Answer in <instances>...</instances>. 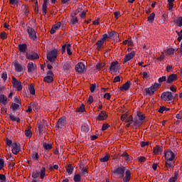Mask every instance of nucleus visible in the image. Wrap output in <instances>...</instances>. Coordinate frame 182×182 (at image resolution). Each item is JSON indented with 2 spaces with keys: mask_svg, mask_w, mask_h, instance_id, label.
<instances>
[{
  "mask_svg": "<svg viewBox=\"0 0 182 182\" xmlns=\"http://www.w3.org/2000/svg\"><path fill=\"white\" fill-rule=\"evenodd\" d=\"M164 157L166 161H173L176 158V155L173 151L168 149L164 154Z\"/></svg>",
  "mask_w": 182,
  "mask_h": 182,
  "instance_id": "6",
  "label": "nucleus"
},
{
  "mask_svg": "<svg viewBox=\"0 0 182 182\" xmlns=\"http://www.w3.org/2000/svg\"><path fill=\"white\" fill-rule=\"evenodd\" d=\"M38 129L39 134L43 135V132L44 131V124L42 122L38 124Z\"/></svg>",
  "mask_w": 182,
  "mask_h": 182,
  "instance_id": "29",
  "label": "nucleus"
},
{
  "mask_svg": "<svg viewBox=\"0 0 182 182\" xmlns=\"http://www.w3.org/2000/svg\"><path fill=\"white\" fill-rule=\"evenodd\" d=\"M122 157L124 158L125 161H130V156L127 152H124L123 154L121 155Z\"/></svg>",
  "mask_w": 182,
  "mask_h": 182,
  "instance_id": "42",
  "label": "nucleus"
},
{
  "mask_svg": "<svg viewBox=\"0 0 182 182\" xmlns=\"http://www.w3.org/2000/svg\"><path fill=\"white\" fill-rule=\"evenodd\" d=\"M155 16V13L152 12L151 15L148 16V22L152 23L154 21Z\"/></svg>",
  "mask_w": 182,
  "mask_h": 182,
  "instance_id": "34",
  "label": "nucleus"
},
{
  "mask_svg": "<svg viewBox=\"0 0 182 182\" xmlns=\"http://www.w3.org/2000/svg\"><path fill=\"white\" fill-rule=\"evenodd\" d=\"M36 68V65H33V62H28V72L31 73Z\"/></svg>",
  "mask_w": 182,
  "mask_h": 182,
  "instance_id": "24",
  "label": "nucleus"
},
{
  "mask_svg": "<svg viewBox=\"0 0 182 182\" xmlns=\"http://www.w3.org/2000/svg\"><path fill=\"white\" fill-rule=\"evenodd\" d=\"M153 151H154V153L156 155H159V154H160V153L162 152V146H156V147H154V148L153 149Z\"/></svg>",
  "mask_w": 182,
  "mask_h": 182,
  "instance_id": "26",
  "label": "nucleus"
},
{
  "mask_svg": "<svg viewBox=\"0 0 182 182\" xmlns=\"http://www.w3.org/2000/svg\"><path fill=\"white\" fill-rule=\"evenodd\" d=\"M74 181L75 182H80L81 181V176L80 174H75L74 176Z\"/></svg>",
  "mask_w": 182,
  "mask_h": 182,
  "instance_id": "48",
  "label": "nucleus"
},
{
  "mask_svg": "<svg viewBox=\"0 0 182 182\" xmlns=\"http://www.w3.org/2000/svg\"><path fill=\"white\" fill-rule=\"evenodd\" d=\"M110 156L109 155H105L103 158H101L100 159V161L102 162V163H105V162H107L109 159Z\"/></svg>",
  "mask_w": 182,
  "mask_h": 182,
  "instance_id": "45",
  "label": "nucleus"
},
{
  "mask_svg": "<svg viewBox=\"0 0 182 182\" xmlns=\"http://www.w3.org/2000/svg\"><path fill=\"white\" fill-rule=\"evenodd\" d=\"M145 92H146V96H153V95L154 94L151 87H149V88H146Z\"/></svg>",
  "mask_w": 182,
  "mask_h": 182,
  "instance_id": "30",
  "label": "nucleus"
},
{
  "mask_svg": "<svg viewBox=\"0 0 182 182\" xmlns=\"http://www.w3.org/2000/svg\"><path fill=\"white\" fill-rule=\"evenodd\" d=\"M79 13H80V10H75L71 13L70 16L77 17L76 16H77Z\"/></svg>",
  "mask_w": 182,
  "mask_h": 182,
  "instance_id": "59",
  "label": "nucleus"
},
{
  "mask_svg": "<svg viewBox=\"0 0 182 182\" xmlns=\"http://www.w3.org/2000/svg\"><path fill=\"white\" fill-rule=\"evenodd\" d=\"M141 124H142V122L138 121V119H136V120L134 122V126L135 127H139L141 126Z\"/></svg>",
  "mask_w": 182,
  "mask_h": 182,
  "instance_id": "49",
  "label": "nucleus"
},
{
  "mask_svg": "<svg viewBox=\"0 0 182 182\" xmlns=\"http://www.w3.org/2000/svg\"><path fill=\"white\" fill-rule=\"evenodd\" d=\"M173 22L181 28L182 26V16H178V18L175 19Z\"/></svg>",
  "mask_w": 182,
  "mask_h": 182,
  "instance_id": "28",
  "label": "nucleus"
},
{
  "mask_svg": "<svg viewBox=\"0 0 182 182\" xmlns=\"http://www.w3.org/2000/svg\"><path fill=\"white\" fill-rule=\"evenodd\" d=\"M20 151V145L17 144L16 142L12 144V153L15 155L18 154Z\"/></svg>",
  "mask_w": 182,
  "mask_h": 182,
  "instance_id": "16",
  "label": "nucleus"
},
{
  "mask_svg": "<svg viewBox=\"0 0 182 182\" xmlns=\"http://www.w3.org/2000/svg\"><path fill=\"white\" fill-rule=\"evenodd\" d=\"M58 56V50L53 49L51 51L48 52L47 59L50 63H54L56 60Z\"/></svg>",
  "mask_w": 182,
  "mask_h": 182,
  "instance_id": "3",
  "label": "nucleus"
},
{
  "mask_svg": "<svg viewBox=\"0 0 182 182\" xmlns=\"http://www.w3.org/2000/svg\"><path fill=\"white\" fill-rule=\"evenodd\" d=\"M9 119L14 122H16L18 123L20 122L21 119L19 117H16L13 114H9Z\"/></svg>",
  "mask_w": 182,
  "mask_h": 182,
  "instance_id": "38",
  "label": "nucleus"
},
{
  "mask_svg": "<svg viewBox=\"0 0 182 182\" xmlns=\"http://www.w3.org/2000/svg\"><path fill=\"white\" fill-rule=\"evenodd\" d=\"M0 181L1 182H6V178L4 174H0Z\"/></svg>",
  "mask_w": 182,
  "mask_h": 182,
  "instance_id": "60",
  "label": "nucleus"
},
{
  "mask_svg": "<svg viewBox=\"0 0 182 182\" xmlns=\"http://www.w3.org/2000/svg\"><path fill=\"white\" fill-rule=\"evenodd\" d=\"M1 78L3 79V80L5 82L8 79V74L6 72L2 73H1Z\"/></svg>",
  "mask_w": 182,
  "mask_h": 182,
  "instance_id": "51",
  "label": "nucleus"
},
{
  "mask_svg": "<svg viewBox=\"0 0 182 182\" xmlns=\"http://www.w3.org/2000/svg\"><path fill=\"white\" fill-rule=\"evenodd\" d=\"M28 90L31 95H34L36 94L33 84H30L28 85Z\"/></svg>",
  "mask_w": 182,
  "mask_h": 182,
  "instance_id": "36",
  "label": "nucleus"
},
{
  "mask_svg": "<svg viewBox=\"0 0 182 182\" xmlns=\"http://www.w3.org/2000/svg\"><path fill=\"white\" fill-rule=\"evenodd\" d=\"M28 46L26 43L18 44V50L21 53H26Z\"/></svg>",
  "mask_w": 182,
  "mask_h": 182,
  "instance_id": "20",
  "label": "nucleus"
},
{
  "mask_svg": "<svg viewBox=\"0 0 182 182\" xmlns=\"http://www.w3.org/2000/svg\"><path fill=\"white\" fill-rule=\"evenodd\" d=\"M71 18L70 20V25H75L78 23V19L77 16H70Z\"/></svg>",
  "mask_w": 182,
  "mask_h": 182,
  "instance_id": "25",
  "label": "nucleus"
},
{
  "mask_svg": "<svg viewBox=\"0 0 182 182\" xmlns=\"http://www.w3.org/2000/svg\"><path fill=\"white\" fill-rule=\"evenodd\" d=\"M137 116H138L139 119L140 121H144V120L145 119L144 114H141V113H140V112H138V113H137Z\"/></svg>",
  "mask_w": 182,
  "mask_h": 182,
  "instance_id": "53",
  "label": "nucleus"
},
{
  "mask_svg": "<svg viewBox=\"0 0 182 182\" xmlns=\"http://www.w3.org/2000/svg\"><path fill=\"white\" fill-rule=\"evenodd\" d=\"M119 65L118 61H113L111 63V66L109 68L110 70H113L114 73H117L119 70Z\"/></svg>",
  "mask_w": 182,
  "mask_h": 182,
  "instance_id": "13",
  "label": "nucleus"
},
{
  "mask_svg": "<svg viewBox=\"0 0 182 182\" xmlns=\"http://www.w3.org/2000/svg\"><path fill=\"white\" fill-rule=\"evenodd\" d=\"M161 98L164 101H168L171 102L174 100V95H173V93L171 92H162V95H161Z\"/></svg>",
  "mask_w": 182,
  "mask_h": 182,
  "instance_id": "4",
  "label": "nucleus"
},
{
  "mask_svg": "<svg viewBox=\"0 0 182 182\" xmlns=\"http://www.w3.org/2000/svg\"><path fill=\"white\" fill-rule=\"evenodd\" d=\"M178 172L175 171L174 176H171V178L168 180L169 182H176L178 179Z\"/></svg>",
  "mask_w": 182,
  "mask_h": 182,
  "instance_id": "33",
  "label": "nucleus"
},
{
  "mask_svg": "<svg viewBox=\"0 0 182 182\" xmlns=\"http://www.w3.org/2000/svg\"><path fill=\"white\" fill-rule=\"evenodd\" d=\"M9 102V100L8 97H6V95H4V94H1L0 95V104L1 105L5 106L8 104Z\"/></svg>",
  "mask_w": 182,
  "mask_h": 182,
  "instance_id": "14",
  "label": "nucleus"
},
{
  "mask_svg": "<svg viewBox=\"0 0 182 182\" xmlns=\"http://www.w3.org/2000/svg\"><path fill=\"white\" fill-rule=\"evenodd\" d=\"M90 129L87 123H83L81 124V132H82V133H88Z\"/></svg>",
  "mask_w": 182,
  "mask_h": 182,
  "instance_id": "22",
  "label": "nucleus"
},
{
  "mask_svg": "<svg viewBox=\"0 0 182 182\" xmlns=\"http://www.w3.org/2000/svg\"><path fill=\"white\" fill-rule=\"evenodd\" d=\"M65 169H67V173L68 175H72V173L74 171V167L72 166L71 164H69L65 167Z\"/></svg>",
  "mask_w": 182,
  "mask_h": 182,
  "instance_id": "32",
  "label": "nucleus"
},
{
  "mask_svg": "<svg viewBox=\"0 0 182 182\" xmlns=\"http://www.w3.org/2000/svg\"><path fill=\"white\" fill-rule=\"evenodd\" d=\"M4 164H5V162L4 159L1 158L0 159V171H1L4 168Z\"/></svg>",
  "mask_w": 182,
  "mask_h": 182,
  "instance_id": "55",
  "label": "nucleus"
},
{
  "mask_svg": "<svg viewBox=\"0 0 182 182\" xmlns=\"http://www.w3.org/2000/svg\"><path fill=\"white\" fill-rule=\"evenodd\" d=\"M132 85L131 82L128 80L122 86L120 87L119 90H128L130 88V85Z\"/></svg>",
  "mask_w": 182,
  "mask_h": 182,
  "instance_id": "23",
  "label": "nucleus"
},
{
  "mask_svg": "<svg viewBox=\"0 0 182 182\" xmlns=\"http://www.w3.org/2000/svg\"><path fill=\"white\" fill-rule=\"evenodd\" d=\"M31 158H32L33 160L38 161L39 159H40V156L38 154V152H33L31 154Z\"/></svg>",
  "mask_w": 182,
  "mask_h": 182,
  "instance_id": "35",
  "label": "nucleus"
},
{
  "mask_svg": "<svg viewBox=\"0 0 182 182\" xmlns=\"http://www.w3.org/2000/svg\"><path fill=\"white\" fill-rule=\"evenodd\" d=\"M26 57L29 60H35L36 59H38L40 57L38 53H36L33 50H28L26 53Z\"/></svg>",
  "mask_w": 182,
  "mask_h": 182,
  "instance_id": "5",
  "label": "nucleus"
},
{
  "mask_svg": "<svg viewBox=\"0 0 182 182\" xmlns=\"http://www.w3.org/2000/svg\"><path fill=\"white\" fill-rule=\"evenodd\" d=\"M135 55H136V51L134 50L126 54L124 58L123 64H125L126 63L132 60V59L134 58Z\"/></svg>",
  "mask_w": 182,
  "mask_h": 182,
  "instance_id": "12",
  "label": "nucleus"
},
{
  "mask_svg": "<svg viewBox=\"0 0 182 182\" xmlns=\"http://www.w3.org/2000/svg\"><path fill=\"white\" fill-rule=\"evenodd\" d=\"M96 88H97L96 83L91 84L90 87V90L91 93H94V92L95 91Z\"/></svg>",
  "mask_w": 182,
  "mask_h": 182,
  "instance_id": "47",
  "label": "nucleus"
},
{
  "mask_svg": "<svg viewBox=\"0 0 182 182\" xmlns=\"http://www.w3.org/2000/svg\"><path fill=\"white\" fill-rule=\"evenodd\" d=\"M12 84L17 91H21L23 89L22 83L14 76L12 77Z\"/></svg>",
  "mask_w": 182,
  "mask_h": 182,
  "instance_id": "7",
  "label": "nucleus"
},
{
  "mask_svg": "<svg viewBox=\"0 0 182 182\" xmlns=\"http://www.w3.org/2000/svg\"><path fill=\"white\" fill-rule=\"evenodd\" d=\"M158 81H159V83H161V82H165V81L167 82V77L166 76L160 77L159 78Z\"/></svg>",
  "mask_w": 182,
  "mask_h": 182,
  "instance_id": "52",
  "label": "nucleus"
},
{
  "mask_svg": "<svg viewBox=\"0 0 182 182\" xmlns=\"http://www.w3.org/2000/svg\"><path fill=\"white\" fill-rule=\"evenodd\" d=\"M39 176L41 179L45 178V176H46V170L45 166H43L40 171H38L37 170H36V171H33L31 173V177L34 179L38 178Z\"/></svg>",
  "mask_w": 182,
  "mask_h": 182,
  "instance_id": "2",
  "label": "nucleus"
},
{
  "mask_svg": "<svg viewBox=\"0 0 182 182\" xmlns=\"http://www.w3.org/2000/svg\"><path fill=\"white\" fill-rule=\"evenodd\" d=\"M86 67L85 65L82 62H79L75 67V70L78 73H82L85 72Z\"/></svg>",
  "mask_w": 182,
  "mask_h": 182,
  "instance_id": "8",
  "label": "nucleus"
},
{
  "mask_svg": "<svg viewBox=\"0 0 182 182\" xmlns=\"http://www.w3.org/2000/svg\"><path fill=\"white\" fill-rule=\"evenodd\" d=\"M14 68L16 72L21 73L24 71L23 67L19 64V62L14 63Z\"/></svg>",
  "mask_w": 182,
  "mask_h": 182,
  "instance_id": "21",
  "label": "nucleus"
},
{
  "mask_svg": "<svg viewBox=\"0 0 182 182\" xmlns=\"http://www.w3.org/2000/svg\"><path fill=\"white\" fill-rule=\"evenodd\" d=\"M11 109H12L14 111V112H16V111L19 109V105L16 104V102H13L11 107Z\"/></svg>",
  "mask_w": 182,
  "mask_h": 182,
  "instance_id": "40",
  "label": "nucleus"
},
{
  "mask_svg": "<svg viewBox=\"0 0 182 182\" xmlns=\"http://www.w3.org/2000/svg\"><path fill=\"white\" fill-rule=\"evenodd\" d=\"M174 166L175 164L173 161H166L165 168H168V171L173 170Z\"/></svg>",
  "mask_w": 182,
  "mask_h": 182,
  "instance_id": "19",
  "label": "nucleus"
},
{
  "mask_svg": "<svg viewBox=\"0 0 182 182\" xmlns=\"http://www.w3.org/2000/svg\"><path fill=\"white\" fill-rule=\"evenodd\" d=\"M6 145L9 146H11L13 145L11 140L9 139V138L6 139Z\"/></svg>",
  "mask_w": 182,
  "mask_h": 182,
  "instance_id": "63",
  "label": "nucleus"
},
{
  "mask_svg": "<svg viewBox=\"0 0 182 182\" xmlns=\"http://www.w3.org/2000/svg\"><path fill=\"white\" fill-rule=\"evenodd\" d=\"M176 118L178 119H182V110L179 111V113L176 115Z\"/></svg>",
  "mask_w": 182,
  "mask_h": 182,
  "instance_id": "64",
  "label": "nucleus"
},
{
  "mask_svg": "<svg viewBox=\"0 0 182 182\" xmlns=\"http://www.w3.org/2000/svg\"><path fill=\"white\" fill-rule=\"evenodd\" d=\"M38 104L36 102H31L30 103V106H31L34 110H38Z\"/></svg>",
  "mask_w": 182,
  "mask_h": 182,
  "instance_id": "43",
  "label": "nucleus"
},
{
  "mask_svg": "<svg viewBox=\"0 0 182 182\" xmlns=\"http://www.w3.org/2000/svg\"><path fill=\"white\" fill-rule=\"evenodd\" d=\"M61 24V21H58V23L53 25V26L54 27V28H55V30H58L60 28Z\"/></svg>",
  "mask_w": 182,
  "mask_h": 182,
  "instance_id": "61",
  "label": "nucleus"
},
{
  "mask_svg": "<svg viewBox=\"0 0 182 182\" xmlns=\"http://www.w3.org/2000/svg\"><path fill=\"white\" fill-rule=\"evenodd\" d=\"M105 63H100L99 64L95 65V70L97 72H99L102 68L105 66Z\"/></svg>",
  "mask_w": 182,
  "mask_h": 182,
  "instance_id": "39",
  "label": "nucleus"
},
{
  "mask_svg": "<svg viewBox=\"0 0 182 182\" xmlns=\"http://www.w3.org/2000/svg\"><path fill=\"white\" fill-rule=\"evenodd\" d=\"M63 70L66 73H70L72 70V63L70 61H67L65 63V64L63 65Z\"/></svg>",
  "mask_w": 182,
  "mask_h": 182,
  "instance_id": "17",
  "label": "nucleus"
},
{
  "mask_svg": "<svg viewBox=\"0 0 182 182\" xmlns=\"http://www.w3.org/2000/svg\"><path fill=\"white\" fill-rule=\"evenodd\" d=\"M25 135L27 138L32 137L33 133L31 129H27L25 131Z\"/></svg>",
  "mask_w": 182,
  "mask_h": 182,
  "instance_id": "46",
  "label": "nucleus"
},
{
  "mask_svg": "<svg viewBox=\"0 0 182 182\" xmlns=\"http://www.w3.org/2000/svg\"><path fill=\"white\" fill-rule=\"evenodd\" d=\"M174 52H175V50L173 48H168L167 50V54L170 55H174Z\"/></svg>",
  "mask_w": 182,
  "mask_h": 182,
  "instance_id": "56",
  "label": "nucleus"
},
{
  "mask_svg": "<svg viewBox=\"0 0 182 182\" xmlns=\"http://www.w3.org/2000/svg\"><path fill=\"white\" fill-rule=\"evenodd\" d=\"M119 35L116 31H112L111 33H108V38L112 39L113 38H117Z\"/></svg>",
  "mask_w": 182,
  "mask_h": 182,
  "instance_id": "37",
  "label": "nucleus"
},
{
  "mask_svg": "<svg viewBox=\"0 0 182 182\" xmlns=\"http://www.w3.org/2000/svg\"><path fill=\"white\" fill-rule=\"evenodd\" d=\"M178 41L181 42L182 41V29L181 30L180 33H178Z\"/></svg>",
  "mask_w": 182,
  "mask_h": 182,
  "instance_id": "62",
  "label": "nucleus"
},
{
  "mask_svg": "<svg viewBox=\"0 0 182 182\" xmlns=\"http://www.w3.org/2000/svg\"><path fill=\"white\" fill-rule=\"evenodd\" d=\"M107 119V115L106 111H101V112L96 117V119L98 121H104Z\"/></svg>",
  "mask_w": 182,
  "mask_h": 182,
  "instance_id": "15",
  "label": "nucleus"
},
{
  "mask_svg": "<svg viewBox=\"0 0 182 182\" xmlns=\"http://www.w3.org/2000/svg\"><path fill=\"white\" fill-rule=\"evenodd\" d=\"M104 42L100 39L99 41H97L95 43V46H97V50H100L102 48V46L104 45Z\"/></svg>",
  "mask_w": 182,
  "mask_h": 182,
  "instance_id": "31",
  "label": "nucleus"
},
{
  "mask_svg": "<svg viewBox=\"0 0 182 182\" xmlns=\"http://www.w3.org/2000/svg\"><path fill=\"white\" fill-rule=\"evenodd\" d=\"M86 110L85 105L84 104H82L80 107L76 108L75 112L77 113H82L85 112Z\"/></svg>",
  "mask_w": 182,
  "mask_h": 182,
  "instance_id": "27",
  "label": "nucleus"
},
{
  "mask_svg": "<svg viewBox=\"0 0 182 182\" xmlns=\"http://www.w3.org/2000/svg\"><path fill=\"white\" fill-rule=\"evenodd\" d=\"M81 174L84 176H87V170L82 167L81 169Z\"/></svg>",
  "mask_w": 182,
  "mask_h": 182,
  "instance_id": "57",
  "label": "nucleus"
},
{
  "mask_svg": "<svg viewBox=\"0 0 182 182\" xmlns=\"http://www.w3.org/2000/svg\"><path fill=\"white\" fill-rule=\"evenodd\" d=\"M7 37H8V36L5 32L1 33V34H0L1 39L5 40L7 38Z\"/></svg>",
  "mask_w": 182,
  "mask_h": 182,
  "instance_id": "58",
  "label": "nucleus"
},
{
  "mask_svg": "<svg viewBox=\"0 0 182 182\" xmlns=\"http://www.w3.org/2000/svg\"><path fill=\"white\" fill-rule=\"evenodd\" d=\"M160 86H161V84H159V83L155 82L154 85H152L151 86V87L152 88V90H153L154 92L155 93V91H156L158 88H159Z\"/></svg>",
  "mask_w": 182,
  "mask_h": 182,
  "instance_id": "44",
  "label": "nucleus"
},
{
  "mask_svg": "<svg viewBox=\"0 0 182 182\" xmlns=\"http://www.w3.org/2000/svg\"><path fill=\"white\" fill-rule=\"evenodd\" d=\"M71 44L68 43L67 44V54L68 55H71L73 53L70 51Z\"/></svg>",
  "mask_w": 182,
  "mask_h": 182,
  "instance_id": "50",
  "label": "nucleus"
},
{
  "mask_svg": "<svg viewBox=\"0 0 182 182\" xmlns=\"http://www.w3.org/2000/svg\"><path fill=\"white\" fill-rule=\"evenodd\" d=\"M27 32L28 33V37L31 40L35 41L37 38L36 32L32 27L28 26L27 28Z\"/></svg>",
  "mask_w": 182,
  "mask_h": 182,
  "instance_id": "10",
  "label": "nucleus"
},
{
  "mask_svg": "<svg viewBox=\"0 0 182 182\" xmlns=\"http://www.w3.org/2000/svg\"><path fill=\"white\" fill-rule=\"evenodd\" d=\"M53 77H54L53 73L50 70H48L47 72V75L44 77L43 81L47 83H51L54 80Z\"/></svg>",
  "mask_w": 182,
  "mask_h": 182,
  "instance_id": "9",
  "label": "nucleus"
},
{
  "mask_svg": "<svg viewBox=\"0 0 182 182\" xmlns=\"http://www.w3.org/2000/svg\"><path fill=\"white\" fill-rule=\"evenodd\" d=\"M178 79V76L176 74H171L167 80H166V82L168 84L172 83L173 82H174L175 80H176Z\"/></svg>",
  "mask_w": 182,
  "mask_h": 182,
  "instance_id": "18",
  "label": "nucleus"
},
{
  "mask_svg": "<svg viewBox=\"0 0 182 182\" xmlns=\"http://www.w3.org/2000/svg\"><path fill=\"white\" fill-rule=\"evenodd\" d=\"M43 147L45 150L49 151L53 148L52 144H48L47 142H44Z\"/></svg>",
  "mask_w": 182,
  "mask_h": 182,
  "instance_id": "41",
  "label": "nucleus"
},
{
  "mask_svg": "<svg viewBox=\"0 0 182 182\" xmlns=\"http://www.w3.org/2000/svg\"><path fill=\"white\" fill-rule=\"evenodd\" d=\"M173 70H174V68L173 67V65H168L166 66V70L168 73L172 72V71H173Z\"/></svg>",
  "mask_w": 182,
  "mask_h": 182,
  "instance_id": "54",
  "label": "nucleus"
},
{
  "mask_svg": "<svg viewBox=\"0 0 182 182\" xmlns=\"http://www.w3.org/2000/svg\"><path fill=\"white\" fill-rule=\"evenodd\" d=\"M66 124V119L65 117H62L58 119V122L56 123L55 127L58 129H63Z\"/></svg>",
  "mask_w": 182,
  "mask_h": 182,
  "instance_id": "11",
  "label": "nucleus"
},
{
  "mask_svg": "<svg viewBox=\"0 0 182 182\" xmlns=\"http://www.w3.org/2000/svg\"><path fill=\"white\" fill-rule=\"evenodd\" d=\"M112 175L114 178H123L124 182H129L131 178V171L128 166L119 164L114 167Z\"/></svg>",
  "mask_w": 182,
  "mask_h": 182,
  "instance_id": "1",
  "label": "nucleus"
}]
</instances>
